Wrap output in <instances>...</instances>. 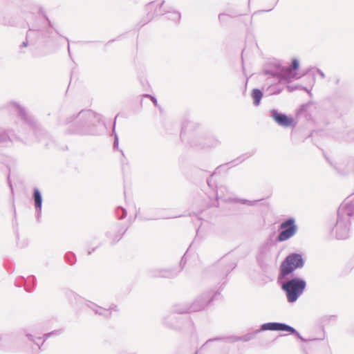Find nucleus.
<instances>
[{
    "instance_id": "obj_1",
    "label": "nucleus",
    "mask_w": 354,
    "mask_h": 354,
    "mask_svg": "<svg viewBox=\"0 0 354 354\" xmlns=\"http://www.w3.org/2000/svg\"><path fill=\"white\" fill-rule=\"evenodd\" d=\"M99 120L93 111L82 110L65 119L64 132L69 135H93L95 133V123Z\"/></svg>"
},
{
    "instance_id": "obj_2",
    "label": "nucleus",
    "mask_w": 354,
    "mask_h": 354,
    "mask_svg": "<svg viewBox=\"0 0 354 354\" xmlns=\"http://www.w3.org/2000/svg\"><path fill=\"white\" fill-rule=\"evenodd\" d=\"M277 281L281 288L285 292L289 303L295 302L303 294L306 286V281L297 277L292 278L287 277L279 279V275Z\"/></svg>"
},
{
    "instance_id": "obj_3",
    "label": "nucleus",
    "mask_w": 354,
    "mask_h": 354,
    "mask_svg": "<svg viewBox=\"0 0 354 354\" xmlns=\"http://www.w3.org/2000/svg\"><path fill=\"white\" fill-rule=\"evenodd\" d=\"M299 67V61L297 59H293L292 65L288 67L281 66H277L274 69H266L263 73L266 75L279 78V82H290L292 80L299 79L297 71Z\"/></svg>"
},
{
    "instance_id": "obj_4",
    "label": "nucleus",
    "mask_w": 354,
    "mask_h": 354,
    "mask_svg": "<svg viewBox=\"0 0 354 354\" xmlns=\"http://www.w3.org/2000/svg\"><path fill=\"white\" fill-rule=\"evenodd\" d=\"M304 260L302 255L293 252L288 254L282 261L279 268V279L286 278L292 274L297 269L302 268Z\"/></svg>"
},
{
    "instance_id": "obj_5",
    "label": "nucleus",
    "mask_w": 354,
    "mask_h": 354,
    "mask_svg": "<svg viewBox=\"0 0 354 354\" xmlns=\"http://www.w3.org/2000/svg\"><path fill=\"white\" fill-rule=\"evenodd\" d=\"M214 297V295L212 290L207 291L198 297L190 306L183 305L176 308L174 311L179 314L200 311L207 306Z\"/></svg>"
},
{
    "instance_id": "obj_6",
    "label": "nucleus",
    "mask_w": 354,
    "mask_h": 354,
    "mask_svg": "<svg viewBox=\"0 0 354 354\" xmlns=\"http://www.w3.org/2000/svg\"><path fill=\"white\" fill-rule=\"evenodd\" d=\"M324 337H303L299 347L305 354H319L322 353L325 346L323 343Z\"/></svg>"
},
{
    "instance_id": "obj_7",
    "label": "nucleus",
    "mask_w": 354,
    "mask_h": 354,
    "mask_svg": "<svg viewBox=\"0 0 354 354\" xmlns=\"http://www.w3.org/2000/svg\"><path fill=\"white\" fill-rule=\"evenodd\" d=\"M297 229L294 218H288L283 221L279 226L277 241L283 242L288 240L297 233Z\"/></svg>"
},
{
    "instance_id": "obj_8",
    "label": "nucleus",
    "mask_w": 354,
    "mask_h": 354,
    "mask_svg": "<svg viewBox=\"0 0 354 354\" xmlns=\"http://www.w3.org/2000/svg\"><path fill=\"white\" fill-rule=\"evenodd\" d=\"M286 331L297 337L299 339H303V336L292 326L281 322H268L261 325L259 331Z\"/></svg>"
},
{
    "instance_id": "obj_9",
    "label": "nucleus",
    "mask_w": 354,
    "mask_h": 354,
    "mask_svg": "<svg viewBox=\"0 0 354 354\" xmlns=\"http://www.w3.org/2000/svg\"><path fill=\"white\" fill-rule=\"evenodd\" d=\"M350 218L337 214V218L333 231L337 239H346L349 235Z\"/></svg>"
},
{
    "instance_id": "obj_10",
    "label": "nucleus",
    "mask_w": 354,
    "mask_h": 354,
    "mask_svg": "<svg viewBox=\"0 0 354 354\" xmlns=\"http://www.w3.org/2000/svg\"><path fill=\"white\" fill-rule=\"evenodd\" d=\"M221 144L220 140L212 134H205L198 138H193L191 140V145L201 149H210L216 147Z\"/></svg>"
},
{
    "instance_id": "obj_11",
    "label": "nucleus",
    "mask_w": 354,
    "mask_h": 354,
    "mask_svg": "<svg viewBox=\"0 0 354 354\" xmlns=\"http://www.w3.org/2000/svg\"><path fill=\"white\" fill-rule=\"evenodd\" d=\"M259 330H256L253 333H248L246 335H244L241 337H235V336H229V337H215L212 339H207L201 346V349L203 348L206 346H207L210 342H216V341H223L225 342H235L238 341H242V342H248L251 339H252L256 334L259 333Z\"/></svg>"
},
{
    "instance_id": "obj_12",
    "label": "nucleus",
    "mask_w": 354,
    "mask_h": 354,
    "mask_svg": "<svg viewBox=\"0 0 354 354\" xmlns=\"http://www.w3.org/2000/svg\"><path fill=\"white\" fill-rule=\"evenodd\" d=\"M165 1H155L147 3L145 6V10L147 13V21L149 22L153 19L155 16L164 15L165 8L162 7Z\"/></svg>"
},
{
    "instance_id": "obj_13",
    "label": "nucleus",
    "mask_w": 354,
    "mask_h": 354,
    "mask_svg": "<svg viewBox=\"0 0 354 354\" xmlns=\"http://www.w3.org/2000/svg\"><path fill=\"white\" fill-rule=\"evenodd\" d=\"M180 269L178 268H152L149 270L151 277L173 278L176 277Z\"/></svg>"
},
{
    "instance_id": "obj_14",
    "label": "nucleus",
    "mask_w": 354,
    "mask_h": 354,
    "mask_svg": "<svg viewBox=\"0 0 354 354\" xmlns=\"http://www.w3.org/2000/svg\"><path fill=\"white\" fill-rule=\"evenodd\" d=\"M270 115L272 118L279 126L283 127H289L294 125V120L291 117L288 116L286 114L279 112L276 109L270 110Z\"/></svg>"
},
{
    "instance_id": "obj_15",
    "label": "nucleus",
    "mask_w": 354,
    "mask_h": 354,
    "mask_svg": "<svg viewBox=\"0 0 354 354\" xmlns=\"http://www.w3.org/2000/svg\"><path fill=\"white\" fill-rule=\"evenodd\" d=\"M126 231L127 230L124 229L120 225H115L106 234L111 240V243L115 244L122 239Z\"/></svg>"
},
{
    "instance_id": "obj_16",
    "label": "nucleus",
    "mask_w": 354,
    "mask_h": 354,
    "mask_svg": "<svg viewBox=\"0 0 354 354\" xmlns=\"http://www.w3.org/2000/svg\"><path fill=\"white\" fill-rule=\"evenodd\" d=\"M32 200L34 202V206L35 208V214L37 221L39 220V218L41 215V208H42V195L39 189L37 187L33 189L32 192Z\"/></svg>"
},
{
    "instance_id": "obj_17",
    "label": "nucleus",
    "mask_w": 354,
    "mask_h": 354,
    "mask_svg": "<svg viewBox=\"0 0 354 354\" xmlns=\"http://www.w3.org/2000/svg\"><path fill=\"white\" fill-rule=\"evenodd\" d=\"M64 333V329H58L55 330L50 333H47L44 335V339L41 341V337H37L36 339L33 338V336L31 334H27L26 337L30 340L32 341L35 345L38 346V348L40 349L41 346L43 345L44 342L50 337L51 336H57L60 335Z\"/></svg>"
},
{
    "instance_id": "obj_18",
    "label": "nucleus",
    "mask_w": 354,
    "mask_h": 354,
    "mask_svg": "<svg viewBox=\"0 0 354 354\" xmlns=\"http://www.w3.org/2000/svg\"><path fill=\"white\" fill-rule=\"evenodd\" d=\"M338 214L345 216L350 218L354 215V201L352 202L344 201L337 210Z\"/></svg>"
},
{
    "instance_id": "obj_19",
    "label": "nucleus",
    "mask_w": 354,
    "mask_h": 354,
    "mask_svg": "<svg viewBox=\"0 0 354 354\" xmlns=\"http://www.w3.org/2000/svg\"><path fill=\"white\" fill-rule=\"evenodd\" d=\"M180 319L179 317L176 316L175 314L171 313L169 316L164 318V323L166 326L169 328L174 329H181L182 327L180 325Z\"/></svg>"
},
{
    "instance_id": "obj_20",
    "label": "nucleus",
    "mask_w": 354,
    "mask_h": 354,
    "mask_svg": "<svg viewBox=\"0 0 354 354\" xmlns=\"http://www.w3.org/2000/svg\"><path fill=\"white\" fill-rule=\"evenodd\" d=\"M271 258L270 248L268 245H264L260 249L259 253L257 256V261L261 267L266 262Z\"/></svg>"
},
{
    "instance_id": "obj_21",
    "label": "nucleus",
    "mask_w": 354,
    "mask_h": 354,
    "mask_svg": "<svg viewBox=\"0 0 354 354\" xmlns=\"http://www.w3.org/2000/svg\"><path fill=\"white\" fill-rule=\"evenodd\" d=\"M86 306L91 308L93 311L95 312V314L102 315L106 317H109L111 316V312L109 310H106V308H103L97 304L92 303L91 301H88L86 304Z\"/></svg>"
},
{
    "instance_id": "obj_22",
    "label": "nucleus",
    "mask_w": 354,
    "mask_h": 354,
    "mask_svg": "<svg viewBox=\"0 0 354 354\" xmlns=\"http://www.w3.org/2000/svg\"><path fill=\"white\" fill-rule=\"evenodd\" d=\"M16 111H17L18 115L26 122H28L30 126H32L34 129L35 128V123L33 120L27 115L25 109L19 106V104L16 105Z\"/></svg>"
},
{
    "instance_id": "obj_23",
    "label": "nucleus",
    "mask_w": 354,
    "mask_h": 354,
    "mask_svg": "<svg viewBox=\"0 0 354 354\" xmlns=\"http://www.w3.org/2000/svg\"><path fill=\"white\" fill-rule=\"evenodd\" d=\"M220 265L222 266V274L221 275L222 277H226L236 266L234 262L225 263L224 259L220 262Z\"/></svg>"
},
{
    "instance_id": "obj_24",
    "label": "nucleus",
    "mask_w": 354,
    "mask_h": 354,
    "mask_svg": "<svg viewBox=\"0 0 354 354\" xmlns=\"http://www.w3.org/2000/svg\"><path fill=\"white\" fill-rule=\"evenodd\" d=\"M263 95V92L259 88H254L252 91L251 96L254 106H259L260 104Z\"/></svg>"
},
{
    "instance_id": "obj_25",
    "label": "nucleus",
    "mask_w": 354,
    "mask_h": 354,
    "mask_svg": "<svg viewBox=\"0 0 354 354\" xmlns=\"http://www.w3.org/2000/svg\"><path fill=\"white\" fill-rule=\"evenodd\" d=\"M164 15H166V17L174 22H178L180 19V13L178 11H170L169 10H164Z\"/></svg>"
},
{
    "instance_id": "obj_26",
    "label": "nucleus",
    "mask_w": 354,
    "mask_h": 354,
    "mask_svg": "<svg viewBox=\"0 0 354 354\" xmlns=\"http://www.w3.org/2000/svg\"><path fill=\"white\" fill-rule=\"evenodd\" d=\"M115 215L118 219H122L127 216V210L122 207H118L115 209Z\"/></svg>"
},
{
    "instance_id": "obj_27",
    "label": "nucleus",
    "mask_w": 354,
    "mask_h": 354,
    "mask_svg": "<svg viewBox=\"0 0 354 354\" xmlns=\"http://www.w3.org/2000/svg\"><path fill=\"white\" fill-rule=\"evenodd\" d=\"M117 117L118 116H115V121H114V123H113V134L114 136V141H113V147L114 149H118L119 139H118V136L117 133H115V120H116Z\"/></svg>"
},
{
    "instance_id": "obj_28",
    "label": "nucleus",
    "mask_w": 354,
    "mask_h": 354,
    "mask_svg": "<svg viewBox=\"0 0 354 354\" xmlns=\"http://www.w3.org/2000/svg\"><path fill=\"white\" fill-rule=\"evenodd\" d=\"M65 259H66V261L68 263H70L71 265L74 264L76 261V257H75V254L71 252H67L65 254Z\"/></svg>"
},
{
    "instance_id": "obj_29",
    "label": "nucleus",
    "mask_w": 354,
    "mask_h": 354,
    "mask_svg": "<svg viewBox=\"0 0 354 354\" xmlns=\"http://www.w3.org/2000/svg\"><path fill=\"white\" fill-rule=\"evenodd\" d=\"M234 201H236L239 203H241L242 204L249 205V206H254L259 201L258 200L249 201V200H246V199H239V198H235Z\"/></svg>"
},
{
    "instance_id": "obj_30",
    "label": "nucleus",
    "mask_w": 354,
    "mask_h": 354,
    "mask_svg": "<svg viewBox=\"0 0 354 354\" xmlns=\"http://www.w3.org/2000/svg\"><path fill=\"white\" fill-rule=\"evenodd\" d=\"M268 88L270 90V93L274 95L279 94L283 90L282 88L279 87L277 85H272Z\"/></svg>"
},
{
    "instance_id": "obj_31",
    "label": "nucleus",
    "mask_w": 354,
    "mask_h": 354,
    "mask_svg": "<svg viewBox=\"0 0 354 354\" xmlns=\"http://www.w3.org/2000/svg\"><path fill=\"white\" fill-rule=\"evenodd\" d=\"M249 157V156H248L247 154H243L241 156H239V158H237L236 160H234L232 161V162H236L234 165H237L239 163H241L242 162L243 160H245V159H247Z\"/></svg>"
},
{
    "instance_id": "obj_32",
    "label": "nucleus",
    "mask_w": 354,
    "mask_h": 354,
    "mask_svg": "<svg viewBox=\"0 0 354 354\" xmlns=\"http://www.w3.org/2000/svg\"><path fill=\"white\" fill-rule=\"evenodd\" d=\"M189 123V122H184L182 124V129H181V133L180 137L183 138L185 132L187 131V125Z\"/></svg>"
},
{
    "instance_id": "obj_33",
    "label": "nucleus",
    "mask_w": 354,
    "mask_h": 354,
    "mask_svg": "<svg viewBox=\"0 0 354 354\" xmlns=\"http://www.w3.org/2000/svg\"><path fill=\"white\" fill-rule=\"evenodd\" d=\"M229 17L228 15H226V14H224V13H221L218 15V20L221 22V23H224L227 20V18Z\"/></svg>"
},
{
    "instance_id": "obj_34",
    "label": "nucleus",
    "mask_w": 354,
    "mask_h": 354,
    "mask_svg": "<svg viewBox=\"0 0 354 354\" xmlns=\"http://www.w3.org/2000/svg\"><path fill=\"white\" fill-rule=\"evenodd\" d=\"M34 280H35V277L34 276H30L27 278L26 281V284H27L28 283H30L31 281H32V283L34 282ZM25 288L26 290V291H28L30 292V290L26 286V285H25Z\"/></svg>"
},
{
    "instance_id": "obj_35",
    "label": "nucleus",
    "mask_w": 354,
    "mask_h": 354,
    "mask_svg": "<svg viewBox=\"0 0 354 354\" xmlns=\"http://www.w3.org/2000/svg\"><path fill=\"white\" fill-rule=\"evenodd\" d=\"M144 97L150 98V99H151V101L153 102V104H155V106H158V102H157L156 98L154 96L151 95H149V94H145V95H144Z\"/></svg>"
},
{
    "instance_id": "obj_36",
    "label": "nucleus",
    "mask_w": 354,
    "mask_h": 354,
    "mask_svg": "<svg viewBox=\"0 0 354 354\" xmlns=\"http://www.w3.org/2000/svg\"><path fill=\"white\" fill-rule=\"evenodd\" d=\"M286 87L289 92H292L297 88H300V86H299V85H296V86L287 85Z\"/></svg>"
},
{
    "instance_id": "obj_37",
    "label": "nucleus",
    "mask_w": 354,
    "mask_h": 354,
    "mask_svg": "<svg viewBox=\"0 0 354 354\" xmlns=\"http://www.w3.org/2000/svg\"><path fill=\"white\" fill-rule=\"evenodd\" d=\"M68 297L69 298L73 297L75 300H78L79 299H80V297L78 295H77L75 292L72 291H69L68 292Z\"/></svg>"
},
{
    "instance_id": "obj_38",
    "label": "nucleus",
    "mask_w": 354,
    "mask_h": 354,
    "mask_svg": "<svg viewBox=\"0 0 354 354\" xmlns=\"http://www.w3.org/2000/svg\"><path fill=\"white\" fill-rule=\"evenodd\" d=\"M106 310H109L110 312L111 313L112 311H115V312H118V306L115 304H111L109 308H107Z\"/></svg>"
},
{
    "instance_id": "obj_39",
    "label": "nucleus",
    "mask_w": 354,
    "mask_h": 354,
    "mask_svg": "<svg viewBox=\"0 0 354 354\" xmlns=\"http://www.w3.org/2000/svg\"><path fill=\"white\" fill-rule=\"evenodd\" d=\"M35 31V30L30 28L26 34V37L27 38L30 37L31 36L32 33H33Z\"/></svg>"
},
{
    "instance_id": "obj_40",
    "label": "nucleus",
    "mask_w": 354,
    "mask_h": 354,
    "mask_svg": "<svg viewBox=\"0 0 354 354\" xmlns=\"http://www.w3.org/2000/svg\"><path fill=\"white\" fill-rule=\"evenodd\" d=\"M317 73H318V74L320 75V77L322 78H324L325 77V74L320 69H317Z\"/></svg>"
},
{
    "instance_id": "obj_41",
    "label": "nucleus",
    "mask_w": 354,
    "mask_h": 354,
    "mask_svg": "<svg viewBox=\"0 0 354 354\" xmlns=\"http://www.w3.org/2000/svg\"><path fill=\"white\" fill-rule=\"evenodd\" d=\"M44 18L46 19V21L48 22V25L50 27L53 28V26L50 21L49 20L48 17L46 15H44Z\"/></svg>"
},
{
    "instance_id": "obj_42",
    "label": "nucleus",
    "mask_w": 354,
    "mask_h": 354,
    "mask_svg": "<svg viewBox=\"0 0 354 354\" xmlns=\"http://www.w3.org/2000/svg\"><path fill=\"white\" fill-rule=\"evenodd\" d=\"M348 166L354 171V160H351L348 162Z\"/></svg>"
},
{
    "instance_id": "obj_43",
    "label": "nucleus",
    "mask_w": 354,
    "mask_h": 354,
    "mask_svg": "<svg viewBox=\"0 0 354 354\" xmlns=\"http://www.w3.org/2000/svg\"><path fill=\"white\" fill-rule=\"evenodd\" d=\"M27 46H28V41L26 40V41H23L21 46L26 47Z\"/></svg>"
},
{
    "instance_id": "obj_44",
    "label": "nucleus",
    "mask_w": 354,
    "mask_h": 354,
    "mask_svg": "<svg viewBox=\"0 0 354 354\" xmlns=\"http://www.w3.org/2000/svg\"><path fill=\"white\" fill-rule=\"evenodd\" d=\"M300 88L304 91H306V92H308V93H310V91L309 90L306 88V87H304V86H300Z\"/></svg>"
},
{
    "instance_id": "obj_45",
    "label": "nucleus",
    "mask_w": 354,
    "mask_h": 354,
    "mask_svg": "<svg viewBox=\"0 0 354 354\" xmlns=\"http://www.w3.org/2000/svg\"><path fill=\"white\" fill-rule=\"evenodd\" d=\"M210 177H212V176ZM210 178H209L207 180V185H209V187H211V185H210L211 179Z\"/></svg>"
},
{
    "instance_id": "obj_46",
    "label": "nucleus",
    "mask_w": 354,
    "mask_h": 354,
    "mask_svg": "<svg viewBox=\"0 0 354 354\" xmlns=\"http://www.w3.org/2000/svg\"><path fill=\"white\" fill-rule=\"evenodd\" d=\"M94 250H95V248H93V249H92V251H89L88 254H91L92 253V252H93Z\"/></svg>"
},
{
    "instance_id": "obj_47",
    "label": "nucleus",
    "mask_w": 354,
    "mask_h": 354,
    "mask_svg": "<svg viewBox=\"0 0 354 354\" xmlns=\"http://www.w3.org/2000/svg\"><path fill=\"white\" fill-rule=\"evenodd\" d=\"M68 53L70 54V46H69V44H68Z\"/></svg>"
},
{
    "instance_id": "obj_48",
    "label": "nucleus",
    "mask_w": 354,
    "mask_h": 354,
    "mask_svg": "<svg viewBox=\"0 0 354 354\" xmlns=\"http://www.w3.org/2000/svg\"><path fill=\"white\" fill-rule=\"evenodd\" d=\"M187 324L189 325V326H191V322L187 321Z\"/></svg>"
},
{
    "instance_id": "obj_49",
    "label": "nucleus",
    "mask_w": 354,
    "mask_h": 354,
    "mask_svg": "<svg viewBox=\"0 0 354 354\" xmlns=\"http://www.w3.org/2000/svg\"><path fill=\"white\" fill-rule=\"evenodd\" d=\"M198 353H199V351H196L195 354H198Z\"/></svg>"
},
{
    "instance_id": "obj_50",
    "label": "nucleus",
    "mask_w": 354,
    "mask_h": 354,
    "mask_svg": "<svg viewBox=\"0 0 354 354\" xmlns=\"http://www.w3.org/2000/svg\"><path fill=\"white\" fill-rule=\"evenodd\" d=\"M122 154L124 156V153H123V151L120 150Z\"/></svg>"
}]
</instances>
